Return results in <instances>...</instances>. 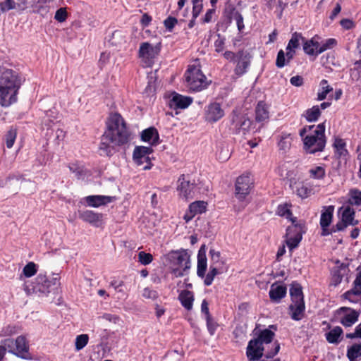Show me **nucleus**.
I'll return each mask as SVG.
<instances>
[{
    "instance_id": "nucleus-19",
    "label": "nucleus",
    "mask_w": 361,
    "mask_h": 361,
    "mask_svg": "<svg viewBox=\"0 0 361 361\" xmlns=\"http://www.w3.org/2000/svg\"><path fill=\"white\" fill-rule=\"evenodd\" d=\"M287 293L286 286L275 282L271 284L269 292L270 300L274 303H279L286 297Z\"/></svg>"
},
{
    "instance_id": "nucleus-30",
    "label": "nucleus",
    "mask_w": 361,
    "mask_h": 361,
    "mask_svg": "<svg viewBox=\"0 0 361 361\" xmlns=\"http://www.w3.org/2000/svg\"><path fill=\"white\" fill-rule=\"evenodd\" d=\"M339 211H342L341 219L348 226H356L358 224L359 221L355 219V212L353 208L350 206L342 207L339 209Z\"/></svg>"
},
{
    "instance_id": "nucleus-9",
    "label": "nucleus",
    "mask_w": 361,
    "mask_h": 361,
    "mask_svg": "<svg viewBox=\"0 0 361 361\" xmlns=\"http://www.w3.org/2000/svg\"><path fill=\"white\" fill-rule=\"evenodd\" d=\"M177 190L182 198L188 200L195 197L197 188L194 180L191 181L188 179V176L182 174L178 179Z\"/></svg>"
},
{
    "instance_id": "nucleus-31",
    "label": "nucleus",
    "mask_w": 361,
    "mask_h": 361,
    "mask_svg": "<svg viewBox=\"0 0 361 361\" xmlns=\"http://www.w3.org/2000/svg\"><path fill=\"white\" fill-rule=\"evenodd\" d=\"M178 298L182 306L185 310L190 311L192 309L195 298L192 291L188 290H183L180 293Z\"/></svg>"
},
{
    "instance_id": "nucleus-40",
    "label": "nucleus",
    "mask_w": 361,
    "mask_h": 361,
    "mask_svg": "<svg viewBox=\"0 0 361 361\" xmlns=\"http://www.w3.org/2000/svg\"><path fill=\"white\" fill-rule=\"evenodd\" d=\"M147 85L146 86L145 89V92L147 95L153 94L156 91V81H157V77L155 73H150L147 75Z\"/></svg>"
},
{
    "instance_id": "nucleus-39",
    "label": "nucleus",
    "mask_w": 361,
    "mask_h": 361,
    "mask_svg": "<svg viewBox=\"0 0 361 361\" xmlns=\"http://www.w3.org/2000/svg\"><path fill=\"white\" fill-rule=\"evenodd\" d=\"M321 89L317 93V100L322 101L326 99V95L333 90V88L328 85V81L323 79L320 82Z\"/></svg>"
},
{
    "instance_id": "nucleus-46",
    "label": "nucleus",
    "mask_w": 361,
    "mask_h": 361,
    "mask_svg": "<svg viewBox=\"0 0 361 361\" xmlns=\"http://www.w3.org/2000/svg\"><path fill=\"white\" fill-rule=\"evenodd\" d=\"M219 274L218 268L216 266L210 265L209 271L207 274L204 276V283L205 286H209L212 285L214 277Z\"/></svg>"
},
{
    "instance_id": "nucleus-35",
    "label": "nucleus",
    "mask_w": 361,
    "mask_h": 361,
    "mask_svg": "<svg viewBox=\"0 0 361 361\" xmlns=\"http://www.w3.org/2000/svg\"><path fill=\"white\" fill-rule=\"evenodd\" d=\"M343 334V331L341 326H335L333 329L325 334L326 339L329 343L336 344L341 340L339 338Z\"/></svg>"
},
{
    "instance_id": "nucleus-22",
    "label": "nucleus",
    "mask_w": 361,
    "mask_h": 361,
    "mask_svg": "<svg viewBox=\"0 0 361 361\" xmlns=\"http://www.w3.org/2000/svg\"><path fill=\"white\" fill-rule=\"evenodd\" d=\"M207 246L202 244L200 247L197 253V275L198 277L203 279L207 267V259L206 256Z\"/></svg>"
},
{
    "instance_id": "nucleus-24",
    "label": "nucleus",
    "mask_w": 361,
    "mask_h": 361,
    "mask_svg": "<svg viewBox=\"0 0 361 361\" xmlns=\"http://www.w3.org/2000/svg\"><path fill=\"white\" fill-rule=\"evenodd\" d=\"M207 203L204 201H195L189 205L188 212L185 214L184 219L188 222L195 215L200 214L206 212Z\"/></svg>"
},
{
    "instance_id": "nucleus-3",
    "label": "nucleus",
    "mask_w": 361,
    "mask_h": 361,
    "mask_svg": "<svg viewBox=\"0 0 361 361\" xmlns=\"http://www.w3.org/2000/svg\"><path fill=\"white\" fill-rule=\"evenodd\" d=\"M0 104L7 107L17 101L22 78L17 71L2 67H0Z\"/></svg>"
},
{
    "instance_id": "nucleus-63",
    "label": "nucleus",
    "mask_w": 361,
    "mask_h": 361,
    "mask_svg": "<svg viewBox=\"0 0 361 361\" xmlns=\"http://www.w3.org/2000/svg\"><path fill=\"white\" fill-rule=\"evenodd\" d=\"M303 50L305 53L310 56H318L317 51H314V47H312L311 44L310 43V40H305L303 41Z\"/></svg>"
},
{
    "instance_id": "nucleus-23",
    "label": "nucleus",
    "mask_w": 361,
    "mask_h": 361,
    "mask_svg": "<svg viewBox=\"0 0 361 361\" xmlns=\"http://www.w3.org/2000/svg\"><path fill=\"white\" fill-rule=\"evenodd\" d=\"M116 199L115 196L107 195H89L85 198L87 205L92 207L106 205L109 203L114 202Z\"/></svg>"
},
{
    "instance_id": "nucleus-38",
    "label": "nucleus",
    "mask_w": 361,
    "mask_h": 361,
    "mask_svg": "<svg viewBox=\"0 0 361 361\" xmlns=\"http://www.w3.org/2000/svg\"><path fill=\"white\" fill-rule=\"evenodd\" d=\"M361 356V343H354L348 348L347 357L349 361H356Z\"/></svg>"
},
{
    "instance_id": "nucleus-6",
    "label": "nucleus",
    "mask_w": 361,
    "mask_h": 361,
    "mask_svg": "<svg viewBox=\"0 0 361 361\" xmlns=\"http://www.w3.org/2000/svg\"><path fill=\"white\" fill-rule=\"evenodd\" d=\"M184 76L190 92H200L206 89L211 82L207 81L202 73L198 59H195L194 64L188 65Z\"/></svg>"
},
{
    "instance_id": "nucleus-48",
    "label": "nucleus",
    "mask_w": 361,
    "mask_h": 361,
    "mask_svg": "<svg viewBox=\"0 0 361 361\" xmlns=\"http://www.w3.org/2000/svg\"><path fill=\"white\" fill-rule=\"evenodd\" d=\"M286 243L290 251H292L294 249L297 248L302 239L300 235L299 237H294L286 234Z\"/></svg>"
},
{
    "instance_id": "nucleus-32",
    "label": "nucleus",
    "mask_w": 361,
    "mask_h": 361,
    "mask_svg": "<svg viewBox=\"0 0 361 361\" xmlns=\"http://www.w3.org/2000/svg\"><path fill=\"white\" fill-rule=\"evenodd\" d=\"M292 302L305 301L302 287L297 281H293L289 289Z\"/></svg>"
},
{
    "instance_id": "nucleus-53",
    "label": "nucleus",
    "mask_w": 361,
    "mask_h": 361,
    "mask_svg": "<svg viewBox=\"0 0 361 361\" xmlns=\"http://www.w3.org/2000/svg\"><path fill=\"white\" fill-rule=\"evenodd\" d=\"M337 44L336 39L329 38L327 39L322 45L321 47L317 49L318 55L325 51L327 49H332Z\"/></svg>"
},
{
    "instance_id": "nucleus-33",
    "label": "nucleus",
    "mask_w": 361,
    "mask_h": 361,
    "mask_svg": "<svg viewBox=\"0 0 361 361\" xmlns=\"http://www.w3.org/2000/svg\"><path fill=\"white\" fill-rule=\"evenodd\" d=\"M230 1L231 0L227 1L223 11V17L226 20V28L232 23L233 18H235V13L238 12L234 4Z\"/></svg>"
},
{
    "instance_id": "nucleus-8",
    "label": "nucleus",
    "mask_w": 361,
    "mask_h": 361,
    "mask_svg": "<svg viewBox=\"0 0 361 361\" xmlns=\"http://www.w3.org/2000/svg\"><path fill=\"white\" fill-rule=\"evenodd\" d=\"M160 51V42L153 46L146 42L140 44L138 55L147 66H151L154 63V60L159 55Z\"/></svg>"
},
{
    "instance_id": "nucleus-16",
    "label": "nucleus",
    "mask_w": 361,
    "mask_h": 361,
    "mask_svg": "<svg viewBox=\"0 0 361 361\" xmlns=\"http://www.w3.org/2000/svg\"><path fill=\"white\" fill-rule=\"evenodd\" d=\"M338 314L345 313L340 319V323L345 327L352 326L358 321L361 311L355 310L351 307H341L336 310Z\"/></svg>"
},
{
    "instance_id": "nucleus-7",
    "label": "nucleus",
    "mask_w": 361,
    "mask_h": 361,
    "mask_svg": "<svg viewBox=\"0 0 361 361\" xmlns=\"http://www.w3.org/2000/svg\"><path fill=\"white\" fill-rule=\"evenodd\" d=\"M168 256L171 265V273L175 277H182L188 274V270L190 269V260L186 250H172Z\"/></svg>"
},
{
    "instance_id": "nucleus-44",
    "label": "nucleus",
    "mask_w": 361,
    "mask_h": 361,
    "mask_svg": "<svg viewBox=\"0 0 361 361\" xmlns=\"http://www.w3.org/2000/svg\"><path fill=\"white\" fill-rule=\"evenodd\" d=\"M348 202L350 205H361V191L358 189L350 190Z\"/></svg>"
},
{
    "instance_id": "nucleus-42",
    "label": "nucleus",
    "mask_w": 361,
    "mask_h": 361,
    "mask_svg": "<svg viewBox=\"0 0 361 361\" xmlns=\"http://www.w3.org/2000/svg\"><path fill=\"white\" fill-rule=\"evenodd\" d=\"M300 39L305 41V38L302 36L301 33H298L297 32H294L290 39L289 40L288 45L286 47V49H295L300 47Z\"/></svg>"
},
{
    "instance_id": "nucleus-1",
    "label": "nucleus",
    "mask_w": 361,
    "mask_h": 361,
    "mask_svg": "<svg viewBox=\"0 0 361 361\" xmlns=\"http://www.w3.org/2000/svg\"><path fill=\"white\" fill-rule=\"evenodd\" d=\"M107 128L101 137L99 147L100 156L111 157L116 152V146L128 143L130 133L121 114L115 113L106 123Z\"/></svg>"
},
{
    "instance_id": "nucleus-15",
    "label": "nucleus",
    "mask_w": 361,
    "mask_h": 361,
    "mask_svg": "<svg viewBox=\"0 0 361 361\" xmlns=\"http://www.w3.org/2000/svg\"><path fill=\"white\" fill-rule=\"evenodd\" d=\"M336 267L331 271V282L330 286L336 287L338 286L345 276H347L350 272L349 263H341L339 260L336 262Z\"/></svg>"
},
{
    "instance_id": "nucleus-52",
    "label": "nucleus",
    "mask_w": 361,
    "mask_h": 361,
    "mask_svg": "<svg viewBox=\"0 0 361 361\" xmlns=\"http://www.w3.org/2000/svg\"><path fill=\"white\" fill-rule=\"evenodd\" d=\"M37 271V264L32 262H28L23 269V274L28 278L34 276Z\"/></svg>"
},
{
    "instance_id": "nucleus-26",
    "label": "nucleus",
    "mask_w": 361,
    "mask_h": 361,
    "mask_svg": "<svg viewBox=\"0 0 361 361\" xmlns=\"http://www.w3.org/2000/svg\"><path fill=\"white\" fill-rule=\"evenodd\" d=\"M290 317L295 321L301 320L305 314V301H298L292 302L289 307Z\"/></svg>"
},
{
    "instance_id": "nucleus-34",
    "label": "nucleus",
    "mask_w": 361,
    "mask_h": 361,
    "mask_svg": "<svg viewBox=\"0 0 361 361\" xmlns=\"http://www.w3.org/2000/svg\"><path fill=\"white\" fill-rule=\"evenodd\" d=\"M269 118V111L264 102H258L255 108V120L257 122H262Z\"/></svg>"
},
{
    "instance_id": "nucleus-13",
    "label": "nucleus",
    "mask_w": 361,
    "mask_h": 361,
    "mask_svg": "<svg viewBox=\"0 0 361 361\" xmlns=\"http://www.w3.org/2000/svg\"><path fill=\"white\" fill-rule=\"evenodd\" d=\"M252 59V56L247 50H239L235 59L237 63L234 68L235 75L241 77L245 74L250 66Z\"/></svg>"
},
{
    "instance_id": "nucleus-58",
    "label": "nucleus",
    "mask_w": 361,
    "mask_h": 361,
    "mask_svg": "<svg viewBox=\"0 0 361 361\" xmlns=\"http://www.w3.org/2000/svg\"><path fill=\"white\" fill-rule=\"evenodd\" d=\"M16 8L17 6L14 0H5L0 2V9L3 13Z\"/></svg>"
},
{
    "instance_id": "nucleus-50",
    "label": "nucleus",
    "mask_w": 361,
    "mask_h": 361,
    "mask_svg": "<svg viewBox=\"0 0 361 361\" xmlns=\"http://www.w3.org/2000/svg\"><path fill=\"white\" fill-rule=\"evenodd\" d=\"M276 214L280 216H286L287 219L293 218L292 212L289 209V205L286 203L281 204L277 207Z\"/></svg>"
},
{
    "instance_id": "nucleus-51",
    "label": "nucleus",
    "mask_w": 361,
    "mask_h": 361,
    "mask_svg": "<svg viewBox=\"0 0 361 361\" xmlns=\"http://www.w3.org/2000/svg\"><path fill=\"white\" fill-rule=\"evenodd\" d=\"M1 345L4 347L5 351L8 350V353L16 355V345L15 341L11 338H6L1 341Z\"/></svg>"
},
{
    "instance_id": "nucleus-57",
    "label": "nucleus",
    "mask_w": 361,
    "mask_h": 361,
    "mask_svg": "<svg viewBox=\"0 0 361 361\" xmlns=\"http://www.w3.org/2000/svg\"><path fill=\"white\" fill-rule=\"evenodd\" d=\"M153 260V256L150 253L141 251L138 253V261L143 265L150 264Z\"/></svg>"
},
{
    "instance_id": "nucleus-28",
    "label": "nucleus",
    "mask_w": 361,
    "mask_h": 361,
    "mask_svg": "<svg viewBox=\"0 0 361 361\" xmlns=\"http://www.w3.org/2000/svg\"><path fill=\"white\" fill-rule=\"evenodd\" d=\"M295 54V49H286V53L283 49H280L277 54L276 66L279 68L284 67L294 58Z\"/></svg>"
},
{
    "instance_id": "nucleus-2",
    "label": "nucleus",
    "mask_w": 361,
    "mask_h": 361,
    "mask_svg": "<svg viewBox=\"0 0 361 361\" xmlns=\"http://www.w3.org/2000/svg\"><path fill=\"white\" fill-rule=\"evenodd\" d=\"M255 337L250 340L246 348V356L248 361H267L273 358L280 350L278 341L274 343V348L265 350L264 344L271 343L275 336V333L269 329H259L258 325L252 331Z\"/></svg>"
},
{
    "instance_id": "nucleus-47",
    "label": "nucleus",
    "mask_w": 361,
    "mask_h": 361,
    "mask_svg": "<svg viewBox=\"0 0 361 361\" xmlns=\"http://www.w3.org/2000/svg\"><path fill=\"white\" fill-rule=\"evenodd\" d=\"M89 341V336L87 334H80L76 336L75 347L76 351L83 349Z\"/></svg>"
},
{
    "instance_id": "nucleus-25",
    "label": "nucleus",
    "mask_w": 361,
    "mask_h": 361,
    "mask_svg": "<svg viewBox=\"0 0 361 361\" xmlns=\"http://www.w3.org/2000/svg\"><path fill=\"white\" fill-rule=\"evenodd\" d=\"M141 140L143 142H149L152 146L159 144V135L155 127H149L145 129L141 133Z\"/></svg>"
},
{
    "instance_id": "nucleus-12",
    "label": "nucleus",
    "mask_w": 361,
    "mask_h": 361,
    "mask_svg": "<svg viewBox=\"0 0 361 361\" xmlns=\"http://www.w3.org/2000/svg\"><path fill=\"white\" fill-rule=\"evenodd\" d=\"M152 152L153 149L151 147L136 146L133 150V159L137 166H142L146 163L143 166V169L149 170L152 167V164L149 157Z\"/></svg>"
},
{
    "instance_id": "nucleus-61",
    "label": "nucleus",
    "mask_w": 361,
    "mask_h": 361,
    "mask_svg": "<svg viewBox=\"0 0 361 361\" xmlns=\"http://www.w3.org/2000/svg\"><path fill=\"white\" fill-rule=\"evenodd\" d=\"M68 17V13L66 8H59L55 13L54 19L59 23L64 22Z\"/></svg>"
},
{
    "instance_id": "nucleus-14",
    "label": "nucleus",
    "mask_w": 361,
    "mask_h": 361,
    "mask_svg": "<svg viewBox=\"0 0 361 361\" xmlns=\"http://www.w3.org/2000/svg\"><path fill=\"white\" fill-rule=\"evenodd\" d=\"M342 297L352 303L361 305V271L356 274L352 288L345 292Z\"/></svg>"
},
{
    "instance_id": "nucleus-21",
    "label": "nucleus",
    "mask_w": 361,
    "mask_h": 361,
    "mask_svg": "<svg viewBox=\"0 0 361 361\" xmlns=\"http://www.w3.org/2000/svg\"><path fill=\"white\" fill-rule=\"evenodd\" d=\"M16 345V355L22 358L28 360L30 359L29 353V345L26 338L24 336H19L15 340Z\"/></svg>"
},
{
    "instance_id": "nucleus-62",
    "label": "nucleus",
    "mask_w": 361,
    "mask_h": 361,
    "mask_svg": "<svg viewBox=\"0 0 361 361\" xmlns=\"http://www.w3.org/2000/svg\"><path fill=\"white\" fill-rule=\"evenodd\" d=\"M177 23L178 20L173 16H169L164 20V27L169 32H171L173 30Z\"/></svg>"
},
{
    "instance_id": "nucleus-27",
    "label": "nucleus",
    "mask_w": 361,
    "mask_h": 361,
    "mask_svg": "<svg viewBox=\"0 0 361 361\" xmlns=\"http://www.w3.org/2000/svg\"><path fill=\"white\" fill-rule=\"evenodd\" d=\"M78 218L85 222L98 226L97 224L102 221V214L94 212L92 210L78 211Z\"/></svg>"
},
{
    "instance_id": "nucleus-45",
    "label": "nucleus",
    "mask_w": 361,
    "mask_h": 361,
    "mask_svg": "<svg viewBox=\"0 0 361 361\" xmlns=\"http://www.w3.org/2000/svg\"><path fill=\"white\" fill-rule=\"evenodd\" d=\"M17 136V130L11 127L5 135V142L7 148L10 149L13 146Z\"/></svg>"
},
{
    "instance_id": "nucleus-29",
    "label": "nucleus",
    "mask_w": 361,
    "mask_h": 361,
    "mask_svg": "<svg viewBox=\"0 0 361 361\" xmlns=\"http://www.w3.org/2000/svg\"><path fill=\"white\" fill-rule=\"evenodd\" d=\"M333 147L335 149V156L336 159L346 160L349 153L346 149V143L345 140L341 138L336 137L333 144Z\"/></svg>"
},
{
    "instance_id": "nucleus-59",
    "label": "nucleus",
    "mask_w": 361,
    "mask_h": 361,
    "mask_svg": "<svg viewBox=\"0 0 361 361\" xmlns=\"http://www.w3.org/2000/svg\"><path fill=\"white\" fill-rule=\"evenodd\" d=\"M205 319H206V322H207V327L208 331H209V334L212 336L215 334V331L219 325L212 316L207 317Z\"/></svg>"
},
{
    "instance_id": "nucleus-17",
    "label": "nucleus",
    "mask_w": 361,
    "mask_h": 361,
    "mask_svg": "<svg viewBox=\"0 0 361 361\" xmlns=\"http://www.w3.org/2000/svg\"><path fill=\"white\" fill-rule=\"evenodd\" d=\"M224 116V111L218 102L210 103L205 108V121L213 123L220 120Z\"/></svg>"
},
{
    "instance_id": "nucleus-56",
    "label": "nucleus",
    "mask_w": 361,
    "mask_h": 361,
    "mask_svg": "<svg viewBox=\"0 0 361 361\" xmlns=\"http://www.w3.org/2000/svg\"><path fill=\"white\" fill-rule=\"evenodd\" d=\"M233 334L237 341L243 339L246 335V327L240 324L237 325L233 331Z\"/></svg>"
},
{
    "instance_id": "nucleus-10",
    "label": "nucleus",
    "mask_w": 361,
    "mask_h": 361,
    "mask_svg": "<svg viewBox=\"0 0 361 361\" xmlns=\"http://www.w3.org/2000/svg\"><path fill=\"white\" fill-rule=\"evenodd\" d=\"M253 187V180L248 174H243L237 178L235 184V195L240 200L243 201L250 194Z\"/></svg>"
},
{
    "instance_id": "nucleus-55",
    "label": "nucleus",
    "mask_w": 361,
    "mask_h": 361,
    "mask_svg": "<svg viewBox=\"0 0 361 361\" xmlns=\"http://www.w3.org/2000/svg\"><path fill=\"white\" fill-rule=\"evenodd\" d=\"M194 18H197L203 9V0H192Z\"/></svg>"
},
{
    "instance_id": "nucleus-11",
    "label": "nucleus",
    "mask_w": 361,
    "mask_h": 361,
    "mask_svg": "<svg viewBox=\"0 0 361 361\" xmlns=\"http://www.w3.org/2000/svg\"><path fill=\"white\" fill-rule=\"evenodd\" d=\"M231 116V129L233 134H245L250 130L252 121L246 115L238 114L237 111L233 110Z\"/></svg>"
},
{
    "instance_id": "nucleus-54",
    "label": "nucleus",
    "mask_w": 361,
    "mask_h": 361,
    "mask_svg": "<svg viewBox=\"0 0 361 361\" xmlns=\"http://www.w3.org/2000/svg\"><path fill=\"white\" fill-rule=\"evenodd\" d=\"M310 176L315 179H323L325 176V169L322 166H316L310 170Z\"/></svg>"
},
{
    "instance_id": "nucleus-64",
    "label": "nucleus",
    "mask_w": 361,
    "mask_h": 361,
    "mask_svg": "<svg viewBox=\"0 0 361 361\" xmlns=\"http://www.w3.org/2000/svg\"><path fill=\"white\" fill-rule=\"evenodd\" d=\"M218 39L214 42L215 51L218 53L223 51L225 44V38L221 37V35L218 34Z\"/></svg>"
},
{
    "instance_id": "nucleus-4",
    "label": "nucleus",
    "mask_w": 361,
    "mask_h": 361,
    "mask_svg": "<svg viewBox=\"0 0 361 361\" xmlns=\"http://www.w3.org/2000/svg\"><path fill=\"white\" fill-rule=\"evenodd\" d=\"M303 142L304 150L310 154L322 152L326 146L325 123L317 126H305L299 133Z\"/></svg>"
},
{
    "instance_id": "nucleus-18",
    "label": "nucleus",
    "mask_w": 361,
    "mask_h": 361,
    "mask_svg": "<svg viewBox=\"0 0 361 361\" xmlns=\"http://www.w3.org/2000/svg\"><path fill=\"white\" fill-rule=\"evenodd\" d=\"M192 97L183 96L176 92H173L171 99H169V105L171 109H183L188 107L192 104Z\"/></svg>"
},
{
    "instance_id": "nucleus-60",
    "label": "nucleus",
    "mask_w": 361,
    "mask_h": 361,
    "mask_svg": "<svg viewBox=\"0 0 361 361\" xmlns=\"http://www.w3.org/2000/svg\"><path fill=\"white\" fill-rule=\"evenodd\" d=\"M211 265L215 266L216 264L220 262L221 259V252L219 251H216L214 248H211L209 252Z\"/></svg>"
},
{
    "instance_id": "nucleus-37",
    "label": "nucleus",
    "mask_w": 361,
    "mask_h": 361,
    "mask_svg": "<svg viewBox=\"0 0 361 361\" xmlns=\"http://www.w3.org/2000/svg\"><path fill=\"white\" fill-rule=\"evenodd\" d=\"M325 211L322 212L319 224L324 226H329L331 224L334 216V207H325Z\"/></svg>"
},
{
    "instance_id": "nucleus-36",
    "label": "nucleus",
    "mask_w": 361,
    "mask_h": 361,
    "mask_svg": "<svg viewBox=\"0 0 361 361\" xmlns=\"http://www.w3.org/2000/svg\"><path fill=\"white\" fill-rule=\"evenodd\" d=\"M320 108L318 105L313 106L312 108L307 109L302 116L308 122H315L321 116Z\"/></svg>"
},
{
    "instance_id": "nucleus-49",
    "label": "nucleus",
    "mask_w": 361,
    "mask_h": 361,
    "mask_svg": "<svg viewBox=\"0 0 361 361\" xmlns=\"http://www.w3.org/2000/svg\"><path fill=\"white\" fill-rule=\"evenodd\" d=\"M32 8H33L34 13H38L42 16H46L49 11V5H44L36 1H34L33 4L32 5Z\"/></svg>"
},
{
    "instance_id": "nucleus-5",
    "label": "nucleus",
    "mask_w": 361,
    "mask_h": 361,
    "mask_svg": "<svg viewBox=\"0 0 361 361\" xmlns=\"http://www.w3.org/2000/svg\"><path fill=\"white\" fill-rule=\"evenodd\" d=\"M59 274H53V277L49 279L47 275L39 274L34 281L25 283V290L28 293H42L47 295L49 293H58L60 289Z\"/></svg>"
},
{
    "instance_id": "nucleus-20",
    "label": "nucleus",
    "mask_w": 361,
    "mask_h": 361,
    "mask_svg": "<svg viewBox=\"0 0 361 361\" xmlns=\"http://www.w3.org/2000/svg\"><path fill=\"white\" fill-rule=\"evenodd\" d=\"M290 221L292 224L288 226L286 235L294 237H299L300 235L302 238V235L307 231L305 221L302 220L298 221L296 217L290 218Z\"/></svg>"
},
{
    "instance_id": "nucleus-41",
    "label": "nucleus",
    "mask_w": 361,
    "mask_h": 361,
    "mask_svg": "<svg viewBox=\"0 0 361 361\" xmlns=\"http://www.w3.org/2000/svg\"><path fill=\"white\" fill-rule=\"evenodd\" d=\"M291 135L287 133H282L280 135L279 140L278 142V146L280 150H284L289 149L290 143Z\"/></svg>"
},
{
    "instance_id": "nucleus-43",
    "label": "nucleus",
    "mask_w": 361,
    "mask_h": 361,
    "mask_svg": "<svg viewBox=\"0 0 361 361\" xmlns=\"http://www.w3.org/2000/svg\"><path fill=\"white\" fill-rule=\"evenodd\" d=\"M312 192V188L301 183L296 186L295 193L302 199L307 198Z\"/></svg>"
}]
</instances>
